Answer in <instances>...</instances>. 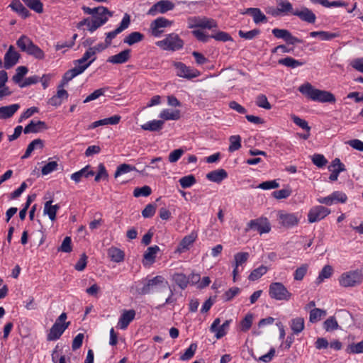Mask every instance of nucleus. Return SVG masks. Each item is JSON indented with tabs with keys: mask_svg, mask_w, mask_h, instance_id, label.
I'll return each mask as SVG.
<instances>
[{
	"mask_svg": "<svg viewBox=\"0 0 363 363\" xmlns=\"http://www.w3.org/2000/svg\"><path fill=\"white\" fill-rule=\"evenodd\" d=\"M298 91L311 101L320 103H335V96L330 91L320 90L313 87L307 82L298 87Z\"/></svg>",
	"mask_w": 363,
	"mask_h": 363,
	"instance_id": "f257e3e1",
	"label": "nucleus"
},
{
	"mask_svg": "<svg viewBox=\"0 0 363 363\" xmlns=\"http://www.w3.org/2000/svg\"><path fill=\"white\" fill-rule=\"evenodd\" d=\"M17 46L22 52L31 55L38 60H43L45 53L38 45L33 43L27 35H21L16 41Z\"/></svg>",
	"mask_w": 363,
	"mask_h": 363,
	"instance_id": "f03ea898",
	"label": "nucleus"
},
{
	"mask_svg": "<svg viewBox=\"0 0 363 363\" xmlns=\"http://www.w3.org/2000/svg\"><path fill=\"white\" fill-rule=\"evenodd\" d=\"M67 318V313L63 312L56 319L47 335L48 341H55L60 338L65 330L70 325V322L66 321Z\"/></svg>",
	"mask_w": 363,
	"mask_h": 363,
	"instance_id": "7ed1b4c3",
	"label": "nucleus"
},
{
	"mask_svg": "<svg viewBox=\"0 0 363 363\" xmlns=\"http://www.w3.org/2000/svg\"><path fill=\"white\" fill-rule=\"evenodd\" d=\"M363 281V274L360 270H350L341 274L338 283L344 288H352L360 285Z\"/></svg>",
	"mask_w": 363,
	"mask_h": 363,
	"instance_id": "20e7f679",
	"label": "nucleus"
},
{
	"mask_svg": "<svg viewBox=\"0 0 363 363\" xmlns=\"http://www.w3.org/2000/svg\"><path fill=\"white\" fill-rule=\"evenodd\" d=\"M277 218L279 224L285 228H292L298 225L302 215L299 212L289 213L283 210L277 212Z\"/></svg>",
	"mask_w": 363,
	"mask_h": 363,
	"instance_id": "39448f33",
	"label": "nucleus"
},
{
	"mask_svg": "<svg viewBox=\"0 0 363 363\" xmlns=\"http://www.w3.org/2000/svg\"><path fill=\"white\" fill-rule=\"evenodd\" d=\"M269 296L276 301H289L292 298V294L281 282H272L269 286Z\"/></svg>",
	"mask_w": 363,
	"mask_h": 363,
	"instance_id": "423d86ee",
	"label": "nucleus"
},
{
	"mask_svg": "<svg viewBox=\"0 0 363 363\" xmlns=\"http://www.w3.org/2000/svg\"><path fill=\"white\" fill-rule=\"evenodd\" d=\"M143 286L140 289V294H149L154 292L159 287L166 286L167 281L162 276H156L153 278H146L141 281Z\"/></svg>",
	"mask_w": 363,
	"mask_h": 363,
	"instance_id": "0eeeda50",
	"label": "nucleus"
},
{
	"mask_svg": "<svg viewBox=\"0 0 363 363\" xmlns=\"http://www.w3.org/2000/svg\"><path fill=\"white\" fill-rule=\"evenodd\" d=\"M156 45L164 50L175 51L184 45L183 40L176 33H170L162 40L157 41Z\"/></svg>",
	"mask_w": 363,
	"mask_h": 363,
	"instance_id": "6e6552de",
	"label": "nucleus"
},
{
	"mask_svg": "<svg viewBox=\"0 0 363 363\" xmlns=\"http://www.w3.org/2000/svg\"><path fill=\"white\" fill-rule=\"evenodd\" d=\"M187 26L189 28H207L213 29L218 27V24L213 18L204 16H189L187 18Z\"/></svg>",
	"mask_w": 363,
	"mask_h": 363,
	"instance_id": "1a4fd4ad",
	"label": "nucleus"
},
{
	"mask_svg": "<svg viewBox=\"0 0 363 363\" xmlns=\"http://www.w3.org/2000/svg\"><path fill=\"white\" fill-rule=\"evenodd\" d=\"M82 9L84 13L87 15H91L92 19L104 20V24L108 21V16H112L113 13L106 8L103 6H99L94 8H89L86 6H82Z\"/></svg>",
	"mask_w": 363,
	"mask_h": 363,
	"instance_id": "9d476101",
	"label": "nucleus"
},
{
	"mask_svg": "<svg viewBox=\"0 0 363 363\" xmlns=\"http://www.w3.org/2000/svg\"><path fill=\"white\" fill-rule=\"evenodd\" d=\"M82 9L84 13L87 15H91L92 19L104 20V24L108 21V16H112L113 13L106 8L103 6H99L94 8H89L86 6H82Z\"/></svg>",
	"mask_w": 363,
	"mask_h": 363,
	"instance_id": "9b49d317",
	"label": "nucleus"
},
{
	"mask_svg": "<svg viewBox=\"0 0 363 363\" xmlns=\"http://www.w3.org/2000/svg\"><path fill=\"white\" fill-rule=\"evenodd\" d=\"M249 229L257 230L259 234L267 233L271 230V225L267 218L260 217L248 223L247 230Z\"/></svg>",
	"mask_w": 363,
	"mask_h": 363,
	"instance_id": "f8f14e48",
	"label": "nucleus"
},
{
	"mask_svg": "<svg viewBox=\"0 0 363 363\" xmlns=\"http://www.w3.org/2000/svg\"><path fill=\"white\" fill-rule=\"evenodd\" d=\"M231 321V320H227L222 325H220V320L217 318L212 323L210 331L215 334L216 339H220L227 334Z\"/></svg>",
	"mask_w": 363,
	"mask_h": 363,
	"instance_id": "ddd939ff",
	"label": "nucleus"
},
{
	"mask_svg": "<svg viewBox=\"0 0 363 363\" xmlns=\"http://www.w3.org/2000/svg\"><path fill=\"white\" fill-rule=\"evenodd\" d=\"M330 210L323 206H316L311 208L308 214V220L310 223L318 222L328 214H330Z\"/></svg>",
	"mask_w": 363,
	"mask_h": 363,
	"instance_id": "4468645a",
	"label": "nucleus"
},
{
	"mask_svg": "<svg viewBox=\"0 0 363 363\" xmlns=\"http://www.w3.org/2000/svg\"><path fill=\"white\" fill-rule=\"evenodd\" d=\"M172 25V21L164 17L157 18L151 23L152 34L155 37H159L164 32L165 28L170 27Z\"/></svg>",
	"mask_w": 363,
	"mask_h": 363,
	"instance_id": "2eb2a0df",
	"label": "nucleus"
},
{
	"mask_svg": "<svg viewBox=\"0 0 363 363\" xmlns=\"http://www.w3.org/2000/svg\"><path fill=\"white\" fill-rule=\"evenodd\" d=\"M160 249L157 245H153L147 248L144 252L142 264L145 268H150L156 261V257Z\"/></svg>",
	"mask_w": 363,
	"mask_h": 363,
	"instance_id": "dca6fc26",
	"label": "nucleus"
},
{
	"mask_svg": "<svg viewBox=\"0 0 363 363\" xmlns=\"http://www.w3.org/2000/svg\"><path fill=\"white\" fill-rule=\"evenodd\" d=\"M174 8V4L169 0H161L155 4L148 11V14L155 16L157 13H164Z\"/></svg>",
	"mask_w": 363,
	"mask_h": 363,
	"instance_id": "f3484780",
	"label": "nucleus"
},
{
	"mask_svg": "<svg viewBox=\"0 0 363 363\" xmlns=\"http://www.w3.org/2000/svg\"><path fill=\"white\" fill-rule=\"evenodd\" d=\"M272 33L277 38L283 39L286 43L290 45L301 43L302 42L301 40L292 35L286 29L274 28Z\"/></svg>",
	"mask_w": 363,
	"mask_h": 363,
	"instance_id": "a211bd4d",
	"label": "nucleus"
},
{
	"mask_svg": "<svg viewBox=\"0 0 363 363\" xmlns=\"http://www.w3.org/2000/svg\"><path fill=\"white\" fill-rule=\"evenodd\" d=\"M20 57L21 55L15 50V48L10 45L4 55V68L9 69L13 67L18 63Z\"/></svg>",
	"mask_w": 363,
	"mask_h": 363,
	"instance_id": "6ab92c4d",
	"label": "nucleus"
},
{
	"mask_svg": "<svg viewBox=\"0 0 363 363\" xmlns=\"http://www.w3.org/2000/svg\"><path fill=\"white\" fill-rule=\"evenodd\" d=\"M177 75L180 77L192 79L199 76L200 72L194 69H191L182 62L174 64Z\"/></svg>",
	"mask_w": 363,
	"mask_h": 363,
	"instance_id": "aec40b11",
	"label": "nucleus"
},
{
	"mask_svg": "<svg viewBox=\"0 0 363 363\" xmlns=\"http://www.w3.org/2000/svg\"><path fill=\"white\" fill-rule=\"evenodd\" d=\"M292 14L308 23H314L316 21L315 14L307 7H302L299 10H296L292 12Z\"/></svg>",
	"mask_w": 363,
	"mask_h": 363,
	"instance_id": "412c9836",
	"label": "nucleus"
},
{
	"mask_svg": "<svg viewBox=\"0 0 363 363\" xmlns=\"http://www.w3.org/2000/svg\"><path fill=\"white\" fill-rule=\"evenodd\" d=\"M48 129L47 124L42 121H31L23 129L25 134L37 133Z\"/></svg>",
	"mask_w": 363,
	"mask_h": 363,
	"instance_id": "4be33fe9",
	"label": "nucleus"
},
{
	"mask_svg": "<svg viewBox=\"0 0 363 363\" xmlns=\"http://www.w3.org/2000/svg\"><path fill=\"white\" fill-rule=\"evenodd\" d=\"M130 16L129 14L125 13L119 26L117 27L114 30L107 33L106 34V35H107L108 37L111 38V40H113V38H116V36L118 34L122 33L123 30L127 29L128 28V26H130Z\"/></svg>",
	"mask_w": 363,
	"mask_h": 363,
	"instance_id": "5701e85b",
	"label": "nucleus"
},
{
	"mask_svg": "<svg viewBox=\"0 0 363 363\" xmlns=\"http://www.w3.org/2000/svg\"><path fill=\"white\" fill-rule=\"evenodd\" d=\"M130 52L131 50L130 49L124 50L116 55L110 56L107 59V62L112 64L125 63L130 58Z\"/></svg>",
	"mask_w": 363,
	"mask_h": 363,
	"instance_id": "b1692460",
	"label": "nucleus"
},
{
	"mask_svg": "<svg viewBox=\"0 0 363 363\" xmlns=\"http://www.w3.org/2000/svg\"><path fill=\"white\" fill-rule=\"evenodd\" d=\"M135 315V311L134 310L124 311L119 318L118 327L122 330L125 329L134 319Z\"/></svg>",
	"mask_w": 363,
	"mask_h": 363,
	"instance_id": "393cba45",
	"label": "nucleus"
},
{
	"mask_svg": "<svg viewBox=\"0 0 363 363\" xmlns=\"http://www.w3.org/2000/svg\"><path fill=\"white\" fill-rule=\"evenodd\" d=\"M180 116L179 110L164 108L161 111L159 117L164 122V121H177L180 118Z\"/></svg>",
	"mask_w": 363,
	"mask_h": 363,
	"instance_id": "a878e982",
	"label": "nucleus"
},
{
	"mask_svg": "<svg viewBox=\"0 0 363 363\" xmlns=\"http://www.w3.org/2000/svg\"><path fill=\"white\" fill-rule=\"evenodd\" d=\"M243 13L251 15L256 24L266 23L267 20L266 16L258 8H248Z\"/></svg>",
	"mask_w": 363,
	"mask_h": 363,
	"instance_id": "bb28decb",
	"label": "nucleus"
},
{
	"mask_svg": "<svg viewBox=\"0 0 363 363\" xmlns=\"http://www.w3.org/2000/svg\"><path fill=\"white\" fill-rule=\"evenodd\" d=\"M197 238V234L191 232L189 235H186L180 242L177 250L179 252H183L189 250V247L195 242Z\"/></svg>",
	"mask_w": 363,
	"mask_h": 363,
	"instance_id": "cd10ccee",
	"label": "nucleus"
},
{
	"mask_svg": "<svg viewBox=\"0 0 363 363\" xmlns=\"http://www.w3.org/2000/svg\"><path fill=\"white\" fill-rule=\"evenodd\" d=\"M311 38H318L320 40L329 41L340 36L339 33H330L325 30L312 31L309 33Z\"/></svg>",
	"mask_w": 363,
	"mask_h": 363,
	"instance_id": "c85d7f7f",
	"label": "nucleus"
},
{
	"mask_svg": "<svg viewBox=\"0 0 363 363\" xmlns=\"http://www.w3.org/2000/svg\"><path fill=\"white\" fill-rule=\"evenodd\" d=\"M228 177L227 172L223 169H218L210 172L206 174V178L213 182L220 183Z\"/></svg>",
	"mask_w": 363,
	"mask_h": 363,
	"instance_id": "c756f323",
	"label": "nucleus"
},
{
	"mask_svg": "<svg viewBox=\"0 0 363 363\" xmlns=\"http://www.w3.org/2000/svg\"><path fill=\"white\" fill-rule=\"evenodd\" d=\"M20 106L18 104L0 107V119H7L13 116L19 109Z\"/></svg>",
	"mask_w": 363,
	"mask_h": 363,
	"instance_id": "7c9ffc66",
	"label": "nucleus"
},
{
	"mask_svg": "<svg viewBox=\"0 0 363 363\" xmlns=\"http://www.w3.org/2000/svg\"><path fill=\"white\" fill-rule=\"evenodd\" d=\"M13 11L16 12L22 18H26L30 16L29 11L22 4L19 0H13L9 5Z\"/></svg>",
	"mask_w": 363,
	"mask_h": 363,
	"instance_id": "2f4dec72",
	"label": "nucleus"
},
{
	"mask_svg": "<svg viewBox=\"0 0 363 363\" xmlns=\"http://www.w3.org/2000/svg\"><path fill=\"white\" fill-rule=\"evenodd\" d=\"M52 200L45 203L43 213L47 214L49 218L53 221L56 219V213L60 208V206L58 204L52 205Z\"/></svg>",
	"mask_w": 363,
	"mask_h": 363,
	"instance_id": "473e14b6",
	"label": "nucleus"
},
{
	"mask_svg": "<svg viewBox=\"0 0 363 363\" xmlns=\"http://www.w3.org/2000/svg\"><path fill=\"white\" fill-rule=\"evenodd\" d=\"M290 327L294 334H299L305 328L304 319L301 317H297L291 319L290 321Z\"/></svg>",
	"mask_w": 363,
	"mask_h": 363,
	"instance_id": "72a5a7b5",
	"label": "nucleus"
},
{
	"mask_svg": "<svg viewBox=\"0 0 363 363\" xmlns=\"http://www.w3.org/2000/svg\"><path fill=\"white\" fill-rule=\"evenodd\" d=\"M89 165L86 166L85 167L82 168L81 170L73 173L71 175V179L74 180L76 183H78L80 182L81 179L84 177L86 178H88L90 176L94 175V172L92 170H89Z\"/></svg>",
	"mask_w": 363,
	"mask_h": 363,
	"instance_id": "f704fd0d",
	"label": "nucleus"
},
{
	"mask_svg": "<svg viewBox=\"0 0 363 363\" xmlns=\"http://www.w3.org/2000/svg\"><path fill=\"white\" fill-rule=\"evenodd\" d=\"M164 126V121L161 120H152L147 122L141 125V128L145 130L149 131H159L162 129Z\"/></svg>",
	"mask_w": 363,
	"mask_h": 363,
	"instance_id": "c9c22d12",
	"label": "nucleus"
},
{
	"mask_svg": "<svg viewBox=\"0 0 363 363\" xmlns=\"http://www.w3.org/2000/svg\"><path fill=\"white\" fill-rule=\"evenodd\" d=\"M278 62L279 65H282L290 68H296L305 64L304 62L299 61L291 57H286L285 58L280 59Z\"/></svg>",
	"mask_w": 363,
	"mask_h": 363,
	"instance_id": "e433bc0d",
	"label": "nucleus"
},
{
	"mask_svg": "<svg viewBox=\"0 0 363 363\" xmlns=\"http://www.w3.org/2000/svg\"><path fill=\"white\" fill-rule=\"evenodd\" d=\"M172 280L182 289H184L189 284V278L183 273H175L172 275Z\"/></svg>",
	"mask_w": 363,
	"mask_h": 363,
	"instance_id": "4c0bfd02",
	"label": "nucleus"
},
{
	"mask_svg": "<svg viewBox=\"0 0 363 363\" xmlns=\"http://www.w3.org/2000/svg\"><path fill=\"white\" fill-rule=\"evenodd\" d=\"M83 21L85 23V26H87L88 30L91 33H93L104 24V20L102 19L98 21L97 19H91L90 18H85L83 19Z\"/></svg>",
	"mask_w": 363,
	"mask_h": 363,
	"instance_id": "58836bf2",
	"label": "nucleus"
},
{
	"mask_svg": "<svg viewBox=\"0 0 363 363\" xmlns=\"http://www.w3.org/2000/svg\"><path fill=\"white\" fill-rule=\"evenodd\" d=\"M333 269L331 266L325 265L320 272L318 277L316 278V284H320L325 279L330 278L333 274Z\"/></svg>",
	"mask_w": 363,
	"mask_h": 363,
	"instance_id": "ea45409f",
	"label": "nucleus"
},
{
	"mask_svg": "<svg viewBox=\"0 0 363 363\" xmlns=\"http://www.w3.org/2000/svg\"><path fill=\"white\" fill-rule=\"evenodd\" d=\"M136 170L135 166L128 164H122L117 167L114 174V177L118 178L120 176L134 172Z\"/></svg>",
	"mask_w": 363,
	"mask_h": 363,
	"instance_id": "a19ab883",
	"label": "nucleus"
},
{
	"mask_svg": "<svg viewBox=\"0 0 363 363\" xmlns=\"http://www.w3.org/2000/svg\"><path fill=\"white\" fill-rule=\"evenodd\" d=\"M108 255L115 262H120L123 260L124 253L120 249L111 247L108 250Z\"/></svg>",
	"mask_w": 363,
	"mask_h": 363,
	"instance_id": "79ce46f5",
	"label": "nucleus"
},
{
	"mask_svg": "<svg viewBox=\"0 0 363 363\" xmlns=\"http://www.w3.org/2000/svg\"><path fill=\"white\" fill-rule=\"evenodd\" d=\"M267 271V267L261 265L251 272L248 279L251 281H256L264 275Z\"/></svg>",
	"mask_w": 363,
	"mask_h": 363,
	"instance_id": "37998d69",
	"label": "nucleus"
},
{
	"mask_svg": "<svg viewBox=\"0 0 363 363\" xmlns=\"http://www.w3.org/2000/svg\"><path fill=\"white\" fill-rule=\"evenodd\" d=\"M25 4L38 13L43 12V4L40 0H22Z\"/></svg>",
	"mask_w": 363,
	"mask_h": 363,
	"instance_id": "c03bdc74",
	"label": "nucleus"
},
{
	"mask_svg": "<svg viewBox=\"0 0 363 363\" xmlns=\"http://www.w3.org/2000/svg\"><path fill=\"white\" fill-rule=\"evenodd\" d=\"M229 142L228 150L230 152H235L241 147V137L238 135H231L229 138Z\"/></svg>",
	"mask_w": 363,
	"mask_h": 363,
	"instance_id": "a18cd8bd",
	"label": "nucleus"
},
{
	"mask_svg": "<svg viewBox=\"0 0 363 363\" xmlns=\"http://www.w3.org/2000/svg\"><path fill=\"white\" fill-rule=\"evenodd\" d=\"M253 319L254 315L252 313H248L246 314L245 318L240 321V330L242 332L248 331L252 325Z\"/></svg>",
	"mask_w": 363,
	"mask_h": 363,
	"instance_id": "49530a36",
	"label": "nucleus"
},
{
	"mask_svg": "<svg viewBox=\"0 0 363 363\" xmlns=\"http://www.w3.org/2000/svg\"><path fill=\"white\" fill-rule=\"evenodd\" d=\"M326 315V311L320 308H314L310 311L309 320L311 323H316Z\"/></svg>",
	"mask_w": 363,
	"mask_h": 363,
	"instance_id": "de8ad7c7",
	"label": "nucleus"
},
{
	"mask_svg": "<svg viewBox=\"0 0 363 363\" xmlns=\"http://www.w3.org/2000/svg\"><path fill=\"white\" fill-rule=\"evenodd\" d=\"M278 10L281 15L288 13H292L294 11L293 10L292 4L287 0H281L277 4Z\"/></svg>",
	"mask_w": 363,
	"mask_h": 363,
	"instance_id": "09e8293b",
	"label": "nucleus"
},
{
	"mask_svg": "<svg viewBox=\"0 0 363 363\" xmlns=\"http://www.w3.org/2000/svg\"><path fill=\"white\" fill-rule=\"evenodd\" d=\"M28 72V69L26 66H20L17 67L16 69V74L12 77V80L15 83L19 84Z\"/></svg>",
	"mask_w": 363,
	"mask_h": 363,
	"instance_id": "8fccbe9b",
	"label": "nucleus"
},
{
	"mask_svg": "<svg viewBox=\"0 0 363 363\" xmlns=\"http://www.w3.org/2000/svg\"><path fill=\"white\" fill-rule=\"evenodd\" d=\"M179 182L182 188L186 189L196 183V179L194 175L190 174L180 178Z\"/></svg>",
	"mask_w": 363,
	"mask_h": 363,
	"instance_id": "3c124183",
	"label": "nucleus"
},
{
	"mask_svg": "<svg viewBox=\"0 0 363 363\" xmlns=\"http://www.w3.org/2000/svg\"><path fill=\"white\" fill-rule=\"evenodd\" d=\"M250 257L248 252H238L234 255V264L236 266H242L245 263Z\"/></svg>",
	"mask_w": 363,
	"mask_h": 363,
	"instance_id": "603ef678",
	"label": "nucleus"
},
{
	"mask_svg": "<svg viewBox=\"0 0 363 363\" xmlns=\"http://www.w3.org/2000/svg\"><path fill=\"white\" fill-rule=\"evenodd\" d=\"M323 328L327 332H330V331L337 329L338 323H337L335 318L333 316L328 318L323 323Z\"/></svg>",
	"mask_w": 363,
	"mask_h": 363,
	"instance_id": "864d4df0",
	"label": "nucleus"
},
{
	"mask_svg": "<svg viewBox=\"0 0 363 363\" xmlns=\"http://www.w3.org/2000/svg\"><path fill=\"white\" fill-rule=\"evenodd\" d=\"M197 349V345L195 343H192L190 345L189 348H187L183 354L181 355L180 359L182 361H186L190 359L195 354V352Z\"/></svg>",
	"mask_w": 363,
	"mask_h": 363,
	"instance_id": "5fc2aeb1",
	"label": "nucleus"
},
{
	"mask_svg": "<svg viewBox=\"0 0 363 363\" xmlns=\"http://www.w3.org/2000/svg\"><path fill=\"white\" fill-rule=\"evenodd\" d=\"M308 264H302L301 267H298L294 274V279L296 281H301L303 279L306 272L308 271Z\"/></svg>",
	"mask_w": 363,
	"mask_h": 363,
	"instance_id": "6e6d98bb",
	"label": "nucleus"
},
{
	"mask_svg": "<svg viewBox=\"0 0 363 363\" xmlns=\"http://www.w3.org/2000/svg\"><path fill=\"white\" fill-rule=\"evenodd\" d=\"M256 104L259 107L263 108L267 110H269L272 108L271 104L269 103L267 98L264 94H259L257 96Z\"/></svg>",
	"mask_w": 363,
	"mask_h": 363,
	"instance_id": "4d7b16f0",
	"label": "nucleus"
},
{
	"mask_svg": "<svg viewBox=\"0 0 363 363\" xmlns=\"http://www.w3.org/2000/svg\"><path fill=\"white\" fill-rule=\"evenodd\" d=\"M259 33L260 30L259 29H253L246 32L240 30L238 32L239 36L246 40H252L257 36Z\"/></svg>",
	"mask_w": 363,
	"mask_h": 363,
	"instance_id": "13d9d810",
	"label": "nucleus"
},
{
	"mask_svg": "<svg viewBox=\"0 0 363 363\" xmlns=\"http://www.w3.org/2000/svg\"><path fill=\"white\" fill-rule=\"evenodd\" d=\"M211 38L215 39L216 40L221 42L233 40L231 36L228 33L223 31H218L216 33L211 35Z\"/></svg>",
	"mask_w": 363,
	"mask_h": 363,
	"instance_id": "bf43d9fd",
	"label": "nucleus"
},
{
	"mask_svg": "<svg viewBox=\"0 0 363 363\" xmlns=\"http://www.w3.org/2000/svg\"><path fill=\"white\" fill-rule=\"evenodd\" d=\"M291 119L296 125L299 126L303 130H306L307 132H310L311 128L306 121L299 118L296 115H292Z\"/></svg>",
	"mask_w": 363,
	"mask_h": 363,
	"instance_id": "052dcab7",
	"label": "nucleus"
},
{
	"mask_svg": "<svg viewBox=\"0 0 363 363\" xmlns=\"http://www.w3.org/2000/svg\"><path fill=\"white\" fill-rule=\"evenodd\" d=\"M331 195H332L333 201L334 203H344L347 200V195L342 191H336L333 192L331 194Z\"/></svg>",
	"mask_w": 363,
	"mask_h": 363,
	"instance_id": "680f3d73",
	"label": "nucleus"
},
{
	"mask_svg": "<svg viewBox=\"0 0 363 363\" xmlns=\"http://www.w3.org/2000/svg\"><path fill=\"white\" fill-rule=\"evenodd\" d=\"M192 34L198 40L203 43L208 42L209 38H211V35H208L205 31L200 29L192 30Z\"/></svg>",
	"mask_w": 363,
	"mask_h": 363,
	"instance_id": "e2e57ef3",
	"label": "nucleus"
},
{
	"mask_svg": "<svg viewBox=\"0 0 363 363\" xmlns=\"http://www.w3.org/2000/svg\"><path fill=\"white\" fill-rule=\"evenodd\" d=\"M312 161L313 163L318 167H323L328 163V160L325 159L324 155L320 154L313 155Z\"/></svg>",
	"mask_w": 363,
	"mask_h": 363,
	"instance_id": "0e129e2a",
	"label": "nucleus"
},
{
	"mask_svg": "<svg viewBox=\"0 0 363 363\" xmlns=\"http://www.w3.org/2000/svg\"><path fill=\"white\" fill-rule=\"evenodd\" d=\"M72 240L70 237H65L62 241L61 246L58 248V251L63 252H70L72 250Z\"/></svg>",
	"mask_w": 363,
	"mask_h": 363,
	"instance_id": "69168bd1",
	"label": "nucleus"
},
{
	"mask_svg": "<svg viewBox=\"0 0 363 363\" xmlns=\"http://www.w3.org/2000/svg\"><path fill=\"white\" fill-rule=\"evenodd\" d=\"M58 166V164L55 161L49 162L45 165H44L42 168V174L43 175H47L57 169V167Z\"/></svg>",
	"mask_w": 363,
	"mask_h": 363,
	"instance_id": "338daca9",
	"label": "nucleus"
},
{
	"mask_svg": "<svg viewBox=\"0 0 363 363\" xmlns=\"http://www.w3.org/2000/svg\"><path fill=\"white\" fill-rule=\"evenodd\" d=\"M184 150L181 148L179 149H176L174 150H173L172 152H171L169 155V162L171 163H174L176 162H177L180 157L182 156V155L184 154Z\"/></svg>",
	"mask_w": 363,
	"mask_h": 363,
	"instance_id": "774afa93",
	"label": "nucleus"
}]
</instances>
